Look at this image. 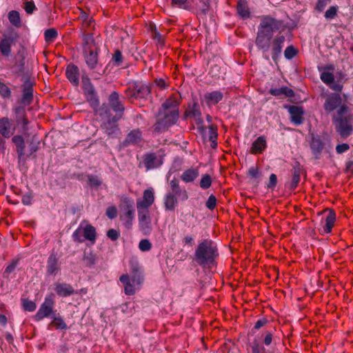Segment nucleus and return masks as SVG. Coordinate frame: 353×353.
<instances>
[{"label": "nucleus", "instance_id": "f257e3e1", "mask_svg": "<svg viewBox=\"0 0 353 353\" xmlns=\"http://www.w3.org/2000/svg\"><path fill=\"white\" fill-rule=\"evenodd\" d=\"M179 101L175 95H172L162 104L157 116V122L153 125L155 132H162L176 123L179 117Z\"/></svg>", "mask_w": 353, "mask_h": 353}, {"label": "nucleus", "instance_id": "c85d7f7f", "mask_svg": "<svg viewBox=\"0 0 353 353\" xmlns=\"http://www.w3.org/2000/svg\"><path fill=\"white\" fill-rule=\"evenodd\" d=\"M84 58L90 70H94L98 63V50L88 51V53L83 52Z\"/></svg>", "mask_w": 353, "mask_h": 353}, {"label": "nucleus", "instance_id": "338daca9", "mask_svg": "<svg viewBox=\"0 0 353 353\" xmlns=\"http://www.w3.org/2000/svg\"><path fill=\"white\" fill-rule=\"evenodd\" d=\"M248 175L252 179H256L261 176V172L256 166H252L248 170Z\"/></svg>", "mask_w": 353, "mask_h": 353}, {"label": "nucleus", "instance_id": "8fccbe9b", "mask_svg": "<svg viewBox=\"0 0 353 353\" xmlns=\"http://www.w3.org/2000/svg\"><path fill=\"white\" fill-rule=\"evenodd\" d=\"M16 148L18 154L19 162H21L22 161H25L27 159V157L25 156V142H23L22 143L17 145Z\"/></svg>", "mask_w": 353, "mask_h": 353}, {"label": "nucleus", "instance_id": "aec40b11", "mask_svg": "<svg viewBox=\"0 0 353 353\" xmlns=\"http://www.w3.org/2000/svg\"><path fill=\"white\" fill-rule=\"evenodd\" d=\"M33 84L30 80H26L23 84L21 102L24 105H30L33 99Z\"/></svg>", "mask_w": 353, "mask_h": 353}, {"label": "nucleus", "instance_id": "09e8293b", "mask_svg": "<svg viewBox=\"0 0 353 353\" xmlns=\"http://www.w3.org/2000/svg\"><path fill=\"white\" fill-rule=\"evenodd\" d=\"M100 116L106 121L109 120L113 115L111 114V110L109 106L107 105H102L99 109Z\"/></svg>", "mask_w": 353, "mask_h": 353}, {"label": "nucleus", "instance_id": "72a5a7b5", "mask_svg": "<svg viewBox=\"0 0 353 353\" xmlns=\"http://www.w3.org/2000/svg\"><path fill=\"white\" fill-rule=\"evenodd\" d=\"M83 236L85 239L94 243L97 238L95 228L90 224H86L83 228Z\"/></svg>", "mask_w": 353, "mask_h": 353}, {"label": "nucleus", "instance_id": "393cba45", "mask_svg": "<svg viewBox=\"0 0 353 353\" xmlns=\"http://www.w3.org/2000/svg\"><path fill=\"white\" fill-rule=\"evenodd\" d=\"M54 291L60 296H68L74 294V290L72 286L68 283H57L54 284Z\"/></svg>", "mask_w": 353, "mask_h": 353}, {"label": "nucleus", "instance_id": "ddd939ff", "mask_svg": "<svg viewBox=\"0 0 353 353\" xmlns=\"http://www.w3.org/2000/svg\"><path fill=\"white\" fill-rule=\"evenodd\" d=\"M15 132L14 124L7 117L0 119V134L4 138H10Z\"/></svg>", "mask_w": 353, "mask_h": 353}, {"label": "nucleus", "instance_id": "79ce46f5", "mask_svg": "<svg viewBox=\"0 0 353 353\" xmlns=\"http://www.w3.org/2000/svg\"><path fill=\"white\" fill-rule=\"evenodd\" d=\"M40 141L37 140L34 137H32L29 143V154L26 157H30L34 154L39 148Z\"/></svg>", "mask_w": 353, "mask_h": 353}, {"label": "nucleus", "instance_id": "9b49d317", "mask_svg": "<svg viewBox=\"0 0 353 353\" xmlns=\"http://www.w3.org/2000/svg\"><path fill=\"white\" fill-rule=\"evenodd\" d=\"M139 224L141 230L145 234H150L152 230L151 219L149 215V210L147 209H137Z\"/></svg>", "mask_w": 353, "mask_h": 353}, {"label": "nucleus", "instance_id": "4be33fe9", "mask_svg": "<svg viewBox=\"0 0 353 353\" xmlns=\"http://www.w3.org/2000/svg\"><path fill=\"white\" fill-rule=\"evenodd\" d=\"M223 93L220 91H213L207 92L203 95V101L208 106H211L217 104L223 99Z\"/></svg>", "mask_w": 353, "mask_h": 353}, {"label": "nucleus", "instance_id": "9d476101", "mask_svg": "<svg viewBox=\"0 0 353 353\" xmlns=\"http://www.w3.org/2000/svg\"><path fill=\"white\" fill-rule=\"evenodd\" d=\"M121 118V115L112 116L109 120L104 121L101 124V128L104 130L105 132L111 137H117L119 132V128L116 123Z\"/></svg>", "mask_w": 353, "mask_h": 353}, {"label": "nucleus", "instance_id": "680f3d73", "mask_svg": "<svg viewBox=\"0 0 353 353\" xmlns=\"http://www.w3.org/2000/svg\"><path fill=\"white\" fill-rule=\"evenodd\" d=\"M131 281L133 283L141 285L143 281V276L141 271L132 274Z\"/></svg>", "mask_w": 353, "mask_h": 353}, {"label": "nucleus", "instance_id": "13d9d810", "mask_svg": "<svg viewBox=\"0 0 353 353\" xmlns=\"http://www.w3.org/2000/svg\"><path fill=\"white\" fill-rule=\"evenodd\" d=\"M23 8L26 12L28 14H32L33 12L37 9L34 3L32 1H26L23 3Z\"/></svg>", "mask_w": 353, "mask_h": 353}, {"label": "nucleus", "instance_id": "052dcab7", "mask_svg": "<svg viewBox=\"0 0 353 353\" xmlns=\"http://www.w3.org/2000/svg\"><path fill=\"white\" fill-rule=\"evenodd\" d=\"M296 49L292 46H290L285 50L284 56L286 59H291L296 56Z\"/></svg>", "mask_w": 353, "mask_h": 353}, {"label": "nucleus", "instance_id": "a878e982", "mask_svg": "<svg viewBox=\"0 0 353 353\" xmlns=\"http://www.w3.org/2000/svg\"><path fill=\"white\" fill-rule=\"evenodd\" d=\"M47 273L49 275H56L60 270L58 263V259L55 254L50 255L47 261Z\"/></svg>", "mask_w": 353, "mask_h": 353}, {"label": "nucleus", "instance_id": "b1692460", "mask_svg": "<svg viewBox=\"0 0 353 353\" xmlns=\"http://www.w3.org/2000/svg\"><path fill=\"white\" fill-rule=\"evenodd\" d=\"M136 99H147L151 93L149 85L140 82H134Z\"/></svg>", "mask_w": 353, "mask_h": 353}, {"label": "nucleus", "instance_id": "cd10ccee", "mask_svg": "<svg viewBox=\"0 0 353 353\" xmlns=\"http://www.w3.org/2000/svg\"><path fill=\"white\" fill-rule=\"evenodd\" d=\"M83 52L88 53V51L99 50L92 34H87L83 37Z\"/></svg>", "mask_w": 353, "mask_h": 353}, {"label": "nucleus", "instance_id": "c03bdc74", "mask_svg": "<svg viewBox=\"0 0 353 353\" xmlns=\"http://www.w3.org/2000/svg\"><path fill=\"white\" fill-rule=\"evenodd\" d=\"M53 319L50 325L55 327L57 330H66L68 326L62 318L58 316H52Z\"/></svg>", "mask_w": 353, "mask_h": 353}, {"label": "nucleus", "instance_id": "58836bf2", "mask_svg": "<svg viewBox=\"0 0 353 353\" xmlns=\"http://www.w3.org/2000/svg\"><path fill=\"white\" fill-rule=\"evenodd\" d=\"M238 14L243 19H248L250 16V12L248 6L246 1H239L236 7Z\"/></svg>", "mask_w": 353, "mask_h": 353}, {"label": "nucleus", "instance_id": "c756f323", "mask_svg": "<svg viewBox=\"0 0 353 353\" xmlns=\"http://www.w3.org/2000/svg\"><path fill=\"white\" fill-rule=\"evenodd\" d=\"M301 173V165L299 162H295L293 165V168L292 170V179L290 184V188L292 190L296 189L299 181H300V176Z\"/></svg>", "mask_w": 353, "mask_h": 353}, {"label": "nucleus", "instance_id": "5fc2aeb1", "mask_svg": "<svg viewBox=\"0 0 353 353\" xmlns=\"http://www.w3.org/2000/svg\"><path fill=\"white\" fill-rule=\"evenodd\" d=\"M338 10V6L330 7V8L325 12V17L327 19H334L337 15Z\"/></svg>", "mask_w": 353, "mask_h": 353}, {"label": "nucleus", "instance_id": "4c0bfd02", "mask_svg": "<svg viewBox=\"0 0 353 353\" xmlns=\"http://www.w3.org/2000/svg\"><path fill=\"white\" fill-rule=\"evenodd\" d=\"M177 204L176 196L168 192L164 199V205L166 210H173Z\"/></svg>", "mask_w": 353, "mask_h": 353}, {"label": "nucleus", "instance_id": "a19ab883", "mask_svg": "<svg viewBox=\"0 0 353 353\" xmlns=\"http://www.w3.org/2000/svg\"><path fill=\"white\" fill-rule=\"evenodd\" d=\"M13 72L15 74L21 75L25 72V58L21 57L19 60H16L12 66Z\"/></svg>", "mask_w": 353, "mask_h": 353}, {"label": "nucleus", "instance_id": "f704fd0d", "mask_svg": "<svg viewBox=\"0 0 353 353\" xmlns=\"http://www.w3.org/2000/svg\"><path fill=\"white\" fill-rule=\"evenodd\" d=\"M270 93L276 97L284 96L288 97H293L294 94V91L292 89L285 86L280 88H272L270 90Z\"/></svg>", "mask_w": 353, "mask_h": 353}, {"label": "nucleus", "instance_id": "423d86ee", "mask_svg": "<svg viewBox=\"0 0 353 353\" xmlns=\"http://www.w3.org/2000/svg\"><path fill=\"white\" fill-rule=\"evenodd\" d=\"M163 156L164 154L161 151L146 153L143 156L142 163L146 170L157 168L163 164Z\"/></svg>", "mask_w": 353, "mask_h": 353}, {"label": "nucleus", "instance_id": "2eb2a0df", "mask_svg": "<svg viewBox=\"0 0 353 353\" xmlns=\"http://www.w3.org/2000/svg\"><path fill=\"white\" fill-rule=\"evenodd\" d=\"M108 101L110 107L117 112L116 115L121 114L122 116L125 108L122 101L119 99V93L115 91L112 92L109 96Z\"/></svg>", "mask_w": 353, "mask_h": 353}, {"label": "nucleus", "instance_id": "864d4df0", "mask_svg": "<svg viewBox=\"0 0 353 353\" xmlns=\"http://www.w3.org/2000/svg\"><path fill=\"white\" fill-rule=\"evenodd\" d=\"M18 114L17 121L19 123L22 124L23 128L25 129L26 125L28 124V119L25 117L24 110L19 108L17 111Z\"/></svg>", "mask_w": 353, "mask_h": 353}, {"label": "nucleus", "instance_id": "473e14b6", "mask_svg": "<svg viewBox=\"0 0 353 353\" xmlns=\"http://www.w3.org/2000/svg\"><path fill=\"white\" fill-rule=\"evenodd\" d=\"M199 176V170L195 168H190L185 170L181 179L185 183H190L193 182Z\"/></svg>", "mask_w": 353, "mask_h": 353}, {"label": "nucleus", "instance_id": "0e129e2a", "mask_svg": "<svg viewBox=\"0 0 353 353\" xmlns=\"http://www.w3.org/2000/svg\"><path fill=\"white\" fill-rule=\"evenodd\" d=\"M11 91L10 88L4 83L0 82V95L3 97H9L10 96Z\"/></svg>", "mask_w": 353, "mask_h": 353}, {"label": "nucleus", "instance_id": "4d7b16f0", "mask_svg": "<svg viewBox=\"0 0 353 353\" xmlns=\"http://www.w3.org/2000/svg\"><path fill=\"white\" fill-rule=\"evenodd\" d=\"M87 94L88 101L91 104V105L94 108L98 106L99 100L97 97V94L94 92V90H92V93H85Z\"/></svg>", "mask_w": 353, "mask_h": 353}, {"label": "nucleus", "instance_id": "20e7f679", "mask_svg": "<svg viewBox=\"0 0 353 353\" xmlns=\"http://www.w3.org/2000/svg\"><path fill=\"white\" fill-rule=\"evenodd\" d=\"M194 255L199 265L212 264L219 256L216 245L210 239H204L198 245Z\"/></svg>", "mask_w": 353, "mask_h": 353}, {"label": "nucleus", "instance_id": "0eeeda50", "mask_svg": "<svg viewBox=\"0 0 353 353\" xmlns=\"http://www.w3.org/2000/svg\"><path fill=\"white\" fill-rule=\"evenodd\" d=\"M18 38V34L14 31L4 34L0 41V53L2 56L8 57L11 53V46L14 44Z\"/></svg>", "mask_w": 353, "mask_h": 353}, {"label": "nucleus", "instance_id": "7ed1b4c3", "mask_svg": "<svg viewBox=\"0 0 353 353\" xmlns=\"http://www.w3.org/2000/svg\"><path fill=\"white\" fill-rule=\"evenodd\" d=\"M332 121L335 124L336 132L341 137L347 138L352 133L353 115L348 112L346 105H343L337 110V114L333 115Z\"/></svg>", "mask_w": 353, "mask_h": 353}, {"label": "nucleus", "instance_id": "69168bd1", "mask_svg": "<svg viewBox=\"0 0 353 353\" xmlns=\"http://www.w3.org/2000/svg\"><path fill=\"white\" fill-rule=\"evenodd\" d=\"M331 0H318V2L316 5V10L321 12L323 11L325 8L330 3Z\"/></svg>", "mask_w": 353, "mask_h": 353}, {"label": "nucleus", "instance_id": "6ab92c4d", "mask_svg": "<svg viewBox=\"0 0 353 353\" xmlns=\"http://www.w3.org/2000/svg\"><path fill=\"white\" fill-rule=\"evenodd\" d=\"M170 185L171 192L169 193H172L173 195L178 196L182 201H185L188 199V192L185 189H181L179 181L176 179L170 181Z\"/></svg>", "mask_w": 353, "mask_h": 353}, {"label": "nucleus", "instance_id": "bb28decb", "mask_svg": "<svg viewBox=\"0 0 353 353\" xmlns=\"http://www.w3.org/2000/svg\"><path fill=\"white\" fill-rule=\"evenodd\" d=\"M267 147L266 139L264 137H259L252 143L250 152L252 154H261Z\"/></svg>", "mask_w": 353, "mask_h": 353}, {"label": "nucleus", "instance_id": "f8f14e48", "mask_svg": "<svg viewBox=\"0 0 353 353\" xmlns=\"http://www.w3.org/2000/svg\"><path fill=\"white\" fill-rule=\"evenodd\" d=\"M154 201V192L152 188L147 189L143 192V199H138L137 201V209H147L150 207Z\"/></svg>", "mask_w": 353, "mask_h": 353}, {"label": "nucleus", "instance_id": "f3484780", "mask_svg": "<svg viewBox=\"0 0 353 353\" xmlns=\"http://www.w3.org/2000/svg\"><path fill=\"white\" fill-rule=\"evenodd\" d=\"M142 141V132L140 130H133L126 136L125 140L122 142L123 147H128L130 145L139 144Z\"/></svg>", "mask_w": 353, "mask_h": 353}, {"label": "nucleus", "instance_id": "412c9836", "mask_svg": "<svg viewBox=\"0 0 353 353\" xmlns=\"http://www.w3.org/2000/svg\"><path fill=\"white\" fill-rule=\"evenodd\" d=\"M324 148V143L319 136H312L310 142V148L316 159H320L321 152Z\"/></svg>", "mask_w": 353, "mask_h": 353}, {"label": "nucleus", "instance_id": "774afa93", "mask_svg": "<svg viewBox=\"0 0 353 353\" xmlns=\"http://www.w3.org/2000/svg\"><path fill=\"white\" fill-rule=\"evenodd\" d=\"M216 205V199L213 194L210 195L205 203L206 207L209 210H213Z\"/></svg>", "mask_w": 353, "mask_h": 353}, {"label": "nucleus", "instance_id": "dca6fc26", "mask_svg": "<svg viewBox=\"0 0 353 353\" xmlns=\"http://www.w3.org/2000/svg\"><path fill=\"white\" fill-rule=\"evenodd\" d=\"M288 112L290 114V120L293 123L299 125L303 123L304 111L302 107L291 105L288 108Z\"/></svg>", "mask_w": 353, "mask_h": 353}, {"label": "nucleus", "instance_id": "7c9ffc66", "mask_svg": "<svg viewBox=\"0 0 353 353\" xmlns=\"http://www.w3.org/2000/svg\"><path fill=\"white\" fill-rule=\"evenodd\" d=\"M185 116L187 117H192L198 122H202L201 112L198 103H194L192 106H190L185 111Z\"/></svg>", "mask_w": 353, "mask_h": 353}, {"label": "nucleus", "instance_id": "bf43d9fd", "mask_svg": "<svg viewBox=\"0 0 353 353\" xmlns=\"http://www.w3.org/2000/svg\"><path fill=\"white\" fill-rule=\"evenodd\" d=\"M139 248L142 252H147L151 250L152 244L148 239H142L139 243Z\"/></svg>", "mask_w": 353, "mask_h": 353}, {"label": "nucleus", "instance_id": "1a4fd4ad", "mask_svg": "<svg viewBox=\"0 0 353 353\" xmlns=\"http://www.w3.org/2000/svg\"><path fill=\"white\" fill-rule=\"evenodd\" d=\"M343 105H342L341 97L336 93H331L325 97L323 108L327 113L332 112L337 109L339 110Z\"/></svg>", "mask_w": 353, "mask_h": 353}, {"label": "nucleus", "instance_id": "6e6552de", "mask_svg": "<svg viewBox=\"0 0 353 353\" xmlns=\"http://www.w3.org/2000/svg\"><path fill=\"white\" fill-rule=\"evenodd\" d=\"M54 307V301L52 295L45 298L44 302L41 305L39 310L34 316V319L37 321L43 318L48 317L53 312Z\"/></svg>", "mask_w": 353, "mask_h": 353}, {"label": "nucleus", "instance_id": "5701e85b", "mask_svg": "<svg viewBox=\"0 0 353 353\" xmlns=\"http://www.w3.org/2000/svg\"><path fill=\"white\" fill-rule=\"evenodd\" d=\"M201 130L203 134L211 141V147L215 148L217 145L216 140L218 136L216 128L211 125L208 128L202 127Z\"/></svg>", "mask_w": 353, "mask_h": 353}, {"label": "nucleus", "instance_id": "e433bc0d", "mask_svg": "<svg viewBox=\"0 0 353 353\" xmlns=\"http://www.w3.org/2000/svg\"><path fill=\"white\" fill-rule=\"evenodd\" d=\"M8 18L10 23L16 28L21 27L22 23L18 11L11 10L8 12Z\"/></svg>", "mask_w": 353, "mask_h": 353}, {"label": "nucleus", "instance_id": "a211bd4d", "mask_svg": "<svg viewBox=\"0 0 353 353\" xmlns=\"http://www.w3.org/2000/svg\"><path fill=\"white\" fill-rule=\"evenodd\" d=\"M65 75L70 82L74 86H78L79 83V70L74 64H69L65 70Z\"/></svg>", "mask_w": 353, "mask_h": 353}, {"label": "nucleus", "instance_id": "49530a36", "mask_svg": "<svg viewBox=\"0 0 353 353\" xmlns=\"http://www.w3.org/2000/svg\"><path fill=\"white\" fill-rule=\"evenodd\" d=\"M321 80L327 85H330L334 81V76L332 72H323L321 74Z\"/></svg>", "mask_w": 353, "mask_h": 353}, {"label": "nucleus", "instance_id": "e2e57ef3", "mask_svg": "<svg viewBox=\"0 0 353 353\" xmlns=\"http://www.w3.org/2000/svg\"><path fill=\"white\" fill-rule=\"evenodd\" d=\"M88 179L89 184L93 187H99L102 183L98 176L94 175H88Z\"/></svg>", "mask_w": 353, "mask_h": 353}, {"label": "nucleus", "instance_id": "ea45409f", "mask_svg": "<svg viewBox=\"0 0 353 353\" xmlns=\"http://www.w3.org/2000/svg\"><path fill=\"white\" fill-rule=\"evenodd\" d=\"M196 10L197 14L206 15L210 10L209 0H199V2L196 3Z\"/></svg>", "mask_w": 353, "mask_h": 353}, {"label": "nucleus", "instance_id": "a18cd8bd", "mask_svg": "<svg viewBox=\"0 0 353 353\" xmlns=\"http://www.w3.org/2000/svg\"><path fill=\"white\" fill-rule=\"evenodd\" d=\"M81 81L85 93H92V90H94V88L91 83L90 79L87 76L82 75Z\"/></svg>", "mask_w": 353, "mask_h": 353}, {"label": "nucleus", "instance_id": "c9c22d12", "mask_svg": "<svg viewBox=\"0 0 353 353\" xmlns=\"http://www.w3.org/2000/svg\"><path fill=\"white\" fill-rule=\"evenodd\" d=\"M120 281L124 285L125 293L127 295H132L135 293V290L130 282L128 274H123L120 276Z\"/></svg>", "mask_w": 353, "mask_h": 353}, {"label": "nucleus", "instance_id": "603ef678", "mask_svg": "<svg viewBox=\"0 0 353 353\" xmlns=\"http://www.w3.org/2000/svg\"><path fill=\"white\" fill-rule=\"evenodd\" d=\"M199 184L200 187L203 189L209 188L212 184L211 176L208 174L203 175Z\"/></svg>", "mask_w": 353, "mask_h": 353}, {"label": "nucleus", "instance_id": "de8ad7c7", "mask_svg": "<svg viewBox=\"0 0 353 353\" xmlns=\"http://www.w3.org/2000/svg\"><path fill=\"white\" fill-rule=\"evenodd\" d=\"M45 39L47 42H52L58 36V32L54 28H49L44 32Z\"/></svg>", "mask_w": 353, "mask_h": 353}, {"label": "nucleus", "instance_id": "6e6d98bb", "mask_svg": "<svg viewBox=\"0 0 353 353\" xmlns=\"http://www.w3.org/2000/svg\"><path fill=\"white\" fill-rule=\"evenodd\" d=\"M125 96L128 99H136V93L134 83H131L124 92Z\"/></svg>", "mask_w": 353, "mask_h": 353}, {"label": "nucleus", "instance_id": "4468645a", "mask_svg": "<svg viewBox=\"0 0 353 353\" xmlns=\"http://www.w3.org/2000/svg\"><path fill=\"white\" fill-rule=\"evenodd\" d=\"M123 208L125 212L121 215V219L125 221V226L130 227L132 225L134 217V210L133 209V201L125 199L123 200Z\"/></svg>", "mask_w": 353, "mask_h": 353}, {"label": "nucleus", "instance_id": "3c124183", "mask_svg": "<svg viewBox=\"0 0 353 353\" xmlns=\"http://www.w3.org/2000/svg\"><path fill=\"white\" fill-rule=\"evenodd\" d=\"M23 308L26 311L33 312L35 310L37 305L34 302L27 299H23L22 300Z\"/></svg>", "mask_w": 353, "mask_h": 353}, {"label": "nucleus", "instance_id": "f03ea898", "mask_svg": "<svg viewBox=\"0 0 353 353\" xmlns=\"http://www.w3.org/2000/svg\"><path fill=\"white\" fill-rule=\"evenodd\" d=\"M285 41V37L283 35H277L273 38L270 34L258 30L255 43L263 54H267L271 48L272 58L276 63L281 55Z\"/></svg>", "mask_w": 353, "mask_h": 353}, {"label": "nucleus", "instance_id": "2f4dec72", "mask_svg": "<svg viewBox=\"0 0 353 353\" xmlns=\"http://www.w3.org/2000/svg\"><path fill=\"white\" fill-rule=\"evenodd\" d=\"M336 221V214L332 210H329L328 214H327L325 219V225H323V232L325 233H330L332 231V229L334 226V222Z\"/></svg>", "mask_w": 353, "mask_h": 353}, {"label": "nucleus", "instance_id": "37998d69", "mask_svg": "<svg viewBox=\"0 0 353 353\" xmlns=\"http://www.w3.org/2000/svg\"><path fill=\"white\" fill-rule=\"evenodd\" d=\"M96 256L91 252H84V256L83 259V263L88 267H91L96 263Z\"/></svg>", "mask_w": 353, "mask_h": 353}, {"label": "nucleus", "instance_id": "39448f33", "mask_svg": "<svg viewBox=\"0 0 353 353\" xmlns=\"http://www.w3.org/2000/svg\"><path fill=\"white\" fill-rule=\"evenodd\" d=\"M285 29V25L281 20L276 19L270 15L261 17V22L258 30L270 36L276 32H281Z\"/></svg>", "mask_w": 353, "mask_h": 353}]
</instances>
